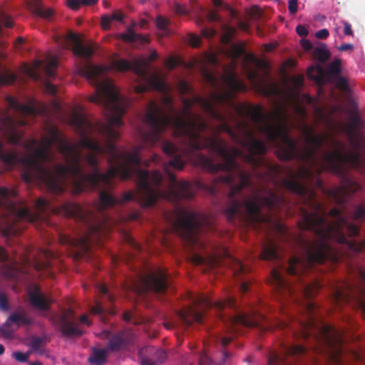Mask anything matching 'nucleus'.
Segmentation results:
<instances>
[{
  "label": "nucleus",
  "instance_id": "obj_1",
  "mask_svg": "<svg viewBox=\"0 0 365 365\" xmlns=\"http://www.w3.org/2000/svg\"><path fill=\"white\" fill-rule=\"evenodd\" d=\"M206 78L212 86L220 88L221 91L212 93L208 98L200 96L192 99L183 98L181 114L173 107V97L168 94H165L162 98L163 107L153 101H150L143 117L148 130L140 133L142 140L145 144L154 145L160 141L162 133L170 126L173 135L180 138L185 146L184 150L180 152L174 143L165 140L162 150L171 158L168 163L162 162L157 154L151 157V161L161 164L168 175L169 192L176 200L191 197L192 194L190 183L178 182L169 167L182 170L185 165L182 154H190L204 148L218 155L223 160L222 163H215L211 158L202 153L197 157V163L210 173L222 172L214 178L210 192L215 195L219 192L220 184L228 185V205L225 210L228 220L233 221L236 217L240 220L247 217L252 222H259L263 218L262 207L269 211L282 210L287 205V200L272 190H269L265 196L257 195L254 200L247 199L242 191L251 185V175L237 158L250 165L260 178L274 181V185L277 184L276 177L283 169L262 157L267 150L265 142L255 138L250 122L251 116L240 113L241 107L255 105L235 103V93L247 90L237 74L227 69L222 77V83L210 73L206 74Z\"/></svg>",
  "mask_w": 365,
  "mask_h": 365
},
{
  "label": "nucleus",
  "instance_id": "obj_2",
  "mask_svg": "<svg viewBox=\"0 0 365 365\" xmlns=\"http://www.w3.org/2000/svg\"><path fill=\"white\" fill-rule=\"evenodd\" d=\"M108 68L86 63L79 70L81 76L95 87V93L88 98L91 103L98 104L106 112L108 123L97 122L92 123L83 113L73 111L70 123L81 137L78 144L67 140L55 126H50L48 136H43L40 142L35 138L26 140L23 146L30 154L21 156L16 151L4 153L3 143L0 140V160L5 166L11 169L18 164L25 166L22 174L26 182L37 181L43 184L53 194L64 192L67 183H71L73 190L81 178L95 182L96 173L87 175L81 165L82 153L78 147L83 136L90 137L97 133L106 139H112L118 135L114 127L123 125L122 116L125 113L127 99L120 95L118 88L108 78H105ZM27 124L26 120H15L8 111H0V135L7 140L8 143L18 145L23 133L18 126ZM83 148H85L83 147Z\"/></svg>",
  "mask_w": 365,
  "mask_h": 365
},
{
  "label": "nucleus",
  "instance_id": "obj_3",
  "mask_svg": "<svg viewBox=\"0 0 365 365\" xmlns=\"http://www.w3.org/2000/svg\"><path fill=\"white\" fill-rule=\"evenodd\" d=\"M118 137V132L115 138L108 139L101 145L100 142L83 136L80 144L91 151L84 156L91 168V173H86V175H97L93 182L81 178L73 192L78 194L87 190H97L96 208L101 212L130 201H138L144 207H152L163 195L160 189L162 174L158 170L150 173L140 168V147H136L133 152L118 150L113 142Z\"/></svg>",
  "mask_w": 365,
  "mask_h": 365
},
{
  "label": "nucleus",
  "instance_id": "obj_4",
  "mask_svg": "<svg viewBox=\"0 0 365 365\" xmlns=\"http://www.w3.org/2000/svg\"><path fill=\"white\" fill-rule=\"evenodd\" d=\"M192 304L187 306L178 312L182 322L187 327L193 322L199 324L203 321L202 309L215 308L220 319L225 322L229 332H237V327H256L262 331L272 328L271 323L262 314L256 310L248 312H237L238 305L235 298L230 294L222 300L213 301L202 294H189Z\"/></svg>",
  "mask_w": 365,
  "mask_h": 365
},
{
  "label": "nucleus",
  "instance_id": "obj_5",
  "mask_svg": "<svg viewBox=\"0 0 365 365\" xmlns=\"http://www.w3.org/2000/svg\"><path fill=\"white\" fill-rule=\"evenodd\" d=\"M16 196V189L0 187V230L6 237L20 234L24 230L23 222L38 221L50 206L46 199L40 197L34 204L36 212H31L26 205L13 201Z\"/></svg>",
  "mask_w": 365,
  "mask_h": 365
},
{
  "label": "nucleus",
  "instance_id": "obj_6",
  "mask_svg": "<svg viewBox=\"0 0 365 365\" xmlns=\"http://www.w3.org/2000/svg\"><path fill=\"white\" fill-rule=\"evenodd\" d=\"M361 155L358 152L344 153L340 150H335L331 153L324 155L325 165L322 166L319 173L324 170L335 175H344V165L351 163L359 166L361 163ZM360 190V185L355 181L343 176L341 185L327 191V194L334 202L342 205L346 202L351 195Z\"/></svg>",
  "mask_w": 365,
  "mask_h": 365
},
{
  "label": "nucleus",
  "instance_id": "obj_7",
  "mask_svg": "<svg viewBox=\"0 0 365 365\" xmlns=\"http://www.w3.org/2000/svg\"><path fill=\"white\" fill-rule=\"evenodd\" d=\"M40 255L44 259H38L34 257L33 260L29 257L22 259V264L16 260H12L10 263L4 264L1 267L2 274L7 279H14L17 277L20 272H24V267L33 266L38 271H43L48 269L51 265L50 259L53 257V253L46 250H41Z\"/></svg>",
  "mask_w": 365,
  "mask_h": 365
},
{
  "label": "nucleus",
  "instance_id": "obj_8",
  "mask_svg": "<svg viewBox=\"0 0 365 365\" xmlns=\"http://www.w3.org/2000/svg\"><path fill=\"white\" fill-rule=\"evenodd\" d=\"M173 225L176 231L186 241L191 244L197 243V234L201 226L197 213L184 209L179 210Z\"/></svg>",
  "mask_w": 365,
  "mask_h": 365
},
{
  "label": "nucleus",
  "instance_id": "obj_9",
  "mask_svg": "<svg viewBox=\"0 0 365 365\" xmlns=\"http://www.w3.org/2000/svg\"><path fill=\"white\" fill-rule=\"evenodd\" d=\"M145 63V62H137L133 66L128 61L119 59L113 61L111 67L120 72L132 69L139 77L145 79L149 86L160 92H165L167 86L162 78L157 74L149 73Z\"/></svg>",
  "mask_w": 365,
  "mask_h": 365
},
{
  "label": "nucleus",
  "instance_id": "obj_10",
  "mask_svg": "<svg viewBox=\"0 0 365 365\" xmlns=\"http://www.w3.org/2000/svg\"><path fill=\"white\" fill-rule=\"evenodd\" d=\"M61 212L66 217H73L82 223L89 233L100 231V226L96 223V215L93 212L77 203L66 202L61 207Z\"/></svg>",
  "mask_w": 365,
  "mask_h": 365
},
{
  "label": "nucleus",
  "instance_id": "obj_11",
  "mask_svg": "<svg viewBox=\"0 0 365 365\" xmlns=\"http://www.w3.org/2000/svg\"><path fill=\"white\" fill-rule=\"evenodd\" d=\"M102 339H108L106 348L110 352L115 353L125 351L133 344L134 334L131 329H123L115 333L105 329L98 334Z\"/></svg>",
  "mask_w": 365,
  "mask_h": 365
},
{
  "label": "nucleus",
  "instance_id": "obj_12",
  "mask_svg": "<svg viewBox=\"0 0 365 365\" xmlns=\"http://www.w3.org/2000/svg\"><path fill=\"white\" fill-rule=\"evenodd\" d=\"M140 287L139 292L153 291L156 293H164L168 289V274L163 269H158L156 272H150L146 276L140 277Z\"/></svg>",
  "mask_w": 365,
  "mask_h": 365
},
{
  "label": "nucleus",
  "instance_id": "obj_13",
  "mask_svg": "<svg viewBox=\"0 0 365 365\" xmlns=\"http://www.w3.org/2000/svg\"><path fill=\"white\" fill-rule=\"evenodd\" d=\"M282 352L283 356H281L277 353H272L268 358V365H277L279 363L287 365V357H294L295 359L304 356L307 353L306 347L297 342H282Z\"/></svg>",
  "mask_w": 365,
  "mask_h": 365
},
{
  "label": "nucleus",
  "instance_id": "obj_14",
  "mask_svg": "<svg viewBox=\"0 0 365 365\" xmlns=\"http://www.w3.org/2000/svg\"><path fill=\"white\" fill-rule=\"evenodd\" d=\"M74 322L75 315L71 309L66 310L60 315L57 324L63 335L71 336L82 334V331L76 327Z\"/></svg>",
  "mask_w": 365,
  "mask_h": 365
},
{
  "label": "nucleus",
  "instance_id": "obj_15",
  "mask_svg": "<svg viewBox=\"0 0 365 365\" xmlns=\"http://www.w3.org/2000/svg\"><path fill=\"white\" fill-rule=\"evenodd\" d=\"M348 113L349 114V121L348 124L342 126V130L349 138L353 139L357 135L358 132L364 127V122L356 106L349 110Z\"/></svg>",
  "mask_w": 365,
  "mask_h": 365
},
{
  "label": "nucleus",
  "instance_id": "obj_16",
  "mask_svg": "<svg viewBox=\"0 0 365 365\" xmlns=\"http://www.w3.org/2000/svg\"><path fill=\"white\" fill-rule=\"evenodd\" d=\"M6 101L10 108L14 109L22 115H36L41 113V110L38 107L36 102L31 101L29 104H21L12 96H7Z\"/></svg>",
  "mask_w": 365,
  "mask_h": 365
},
{
  "label": "nucleus",
  "instance_id": "obj_17",
  "mask_svg": "<svg viewBox=\"0 0 365 365\" xmlns=\"http://www.w3.org/2000/svg\"><path fill=\"white\" fill-rule=\"evenodd\" d=\"M28 297L29 304L34 309L40 311H48L49 309L51 301L43 294L38 287H34L29 290Z\"/></svg>",
  "mask_w": 365,
  "mask_h": 365
},
{
  "label": "nucleus",
  "instance_id": "obj_18",
  "mask_svg": "<svg viewBox=\"0 0 365 365\" xmlns=\"http://www.w3.org/2000/svg\"><path fill=\"white\" fill-rule=\"evenodd\" d=\"M68 37L75 43L73 49L75 55L84 58H91L93 54V48L91 46L84 45L79 37L73 33H70Z\"/></svg>",
  "mask_w": 365,
  "mask_h": 365
},
{
  "label": "nucleus",
  "instance_id": "obj_19",
  "mask_svg": "<svg viewBox=\"0 0 365 365\" xmlns=\"http://www.w3.org/2000/svg\"><path fill=\"white\" fill-rule=\"evenodd\" d=\"M7 320L11 324L20 327L22 325L29 326L33 324L34 319L27 312L21 307L18 312L11 313L7 318Z\"/></svg>",
  "mask_w": 365,
  "mask_h": 365
},
{
  "label": "nucleus",
  "instance_id": "obj_20",
  "mask_svg": "<svg viewBox=\"0 0 365 365\" xmlns=\"http://www.w3.org/2000/svg\"><path fill=\"white\" fill-rule=\"evenodd\" d=\"M108 352L110 351L106 347L103 349L93 347L88 361L91 365H103L107 361Z\"/></svg>",
  "mask_w": 365,
  "mask_h": 365
},
{
  "label": "nucleus",
  "instance_id": "obj_21",
  "mask_svg": "<svg viewBox=\"0 0 365 365\" xmlns=\"http://www.w3.org/2000/svg\"><path fill=\"white\" fill-rule=\"evenodd\" d=\"M346 286L345 290L338 287L333 290V300L336 305L339 306L341 303H349L354 297L351 293V288L349 285Z\"/></svg>",
  "mask_w": 365,
  "mask_h": 365
},
{
  "label": "nucleus",
  "instance_id": "obj_22",
  "mask_svg": "<svg viewBox=\"0 0 365 365\" xmlns=\"http://www.w3.org/2000/svg\"><path fill=\"white\" fill-rule=\"evenodd\" d=\"M246 72L247 78L253 87L258 90H264V78L259 75L258 71L256 68L247 66Z\"/></svg>",
  "mask_w": 365,
  "mask_h": 365
},
{
  "label": "nucleus",
  "instance_id": "obj_23",
  "mask_svg": "<svg viewBox=\"0 0 365 365\" xmlns=\"http://www.w3.org/2000/svg\"><path fill=\"white\" fill-rule=\"evenodd\" d=\"M277 258L278 253L277 246L272 241L269 240L263 245L261 252V259L264 260H274Z\"/></svg>",
  "mask_w": 365,
  "mask_h": 365
},
{
  "label": "nucleus",
  "instance_id": "obj_24",
  "mask_svg": "<svg viewBox=\"0 0 365 365\" xmlns=\"http://www.w3.org/2000/svg\"><path fill=\"white\" fill-rule=\"evenodd\" d=\"M120 38L125 42L128 43L140 41L143 43H145L148 41V38L147 37L136 34L132 28H128L126 32L120 34Z\"/></svg>",
  "mask_w": 365,
  "mask_h": 365
},
{
  "label": "nucleus",
  "instance_id": "obj_25",
  "mask_svg": "<svg viewBox=\"0 0 365 365\" xmlns=\"http://www.w3.org/2000/svg\"><path fill=\"white\" fill-rule=\"evenodd\" d=\"M47 343L46 337L43 336H34L30 341V346L33 351L38 353L40 355H43L46 353L44 349Z\"/></svg>",
  "mask_w": 365,
  "mask_h": 365
},
{
  "label": "nucleus",
  "instance_id": "obj_26",
  "mask_svg": "<svg viewBox=\"0 0 365 365\" xmlns=\"http://www.w3.org/2000/svg\"><path fill=\"white\" fill-rule=\"evenodd\" d=\"M124 15L122 12L116 11L111 15L103 16L101 19V26L105 30H108L110 28L111 24L113 21H123Z\"/></svg>",
  "mask_w": 365,
  "mask_h": 365
},
{
  "label": "nucleus",
  "instance_id": "obj_27",
  "mask_svg": "<svg viewBox=\"0 0 365 365\" xmlns=\"http://www.w3.org/2000/svg\"><path fill=\"white\" fill-rule=\"evenodd\" d=\"M60 240L62 244H68L71 246H77L80 245L83 249H87L88 246V242L90 240V237L88 235H86L83 237H81L78 240L72 239L69 237H60Z\"/></svg>",
  "mask_w": 365,
  "mask_h": 365
},
{
  "label": "nucleus",
  "instance_id": "obj_28",
  "mask_svg": "<svg viewBox=\"0 0 365 365\" xmlns=\"http://www.w3.org/2000/svg\"><path fill=\"white\" fill-rule=\"evenodd\" d=\"M58 66L56 56H51L47 59L46 64L44 66V71L46 76L53 78L56 76V69Z\"/></svg>",
  "mask_w": 365,
  "mask_h": 365
},
{
  "label": "nucleus",
  "instance_id": "obj_29",
  "mask_svg": "<svg viewBox=\"0 0 365 365\" xmlns=\"http://www.w3.org/2000/svg\"><path fill=\"white\" fill-rule=\"evenodd\" d=\"M231 260L232 263V273L235 277H240L241 275L245 274L250 271V269L240 260L235 258H232Z\"/></svg>",
  "mask_w": 365,
  "mask_h": 365
},
{
  "label": "nucleus",
  "instance_id": "obj_30",
  "mask_svg": "<svg viewBox=\"0 0 365 365\" xmlns=\"http://www.w3.org/2000/svg\"><path fill=\"white\" fill-rule=\"evenodd\" d=\"M313 54L319 61L322 63L327 61L330 57V53L327 49L325 44L324 43L314 48Z\"/></svg>",
  "mask_w": 365,
  "mask_h": 365
},
{
  "label": "nucleus",
  "instance_id": "obj_31",
  "mask_svg": "<svg viewBox=\"0 0 365 365\" xmlns=\"http://www.w3.org/2000/svg\"><path fill=\"white\" fill-rule=\"evenodd\" d=\"M222 31L223 32L222 36V42L225 44L230 43L232 41L235 34H236V29L227 24H223L222 25Z\"/></svg>",
  "mask_w": 365,
  "mask_h": 365
},
{
  "label": "nucleus",
  "instance_id": "obj_32",
  "mask_svg": "<svg viewBox=\"0 0 365 365\" xmlns=\"http://www.w3.org/2000/svg\"><path fill=\"white\" fill-rule=\"evenodd\" d=\"M16 80V76L14 73L9 70H1L0 68V85H9L14 83Z\"/></svg>",
  "mask_w": 365,
  "mask_h": 365
},
{
  "label": "nucleus",
  "instance_id": "obj_33",
  "mask_svg": "<svg viewBox=\"0 0 365 365\" xmlns=\"http://www.w3.org/2000/svg\"><path fill=\"white\" fill-rule=\"evenodd\" d=\"M34 12L38 16L45 19H50L53 14V11L50 8H44L38 3L34 6Z\"/></svg>",
  "mask_w": 365,
  "mask_h": 365
},
{
  "label": "nucleus",
  "instance_id": "obj_34",
  "mask_svg": "<svg viewBox=\"0 0 365 365\" xmlns=\"http://www.w3.org/2000/svg\"><path fill=\"white\" fill-rule=\"evenodd\" d=\"M41 65V61H38L36 62V64L34 66H29L28 65H24L23 70L24 72L34 80H38L41 77L40 73H38V68Z\"/></svg>",
  "mask_w": 365,
  "mask_h": 365
},
{
  "label": "nucleus",
  "instance_id": "obj_35",
  "mask_svg": "<svg viewBox=\"0 0 365 365\" xmlns=\"http://www.w3.org/2000/svg\"><path fill=\"white\" fill-rule=\"evenodd\" d=\"M271 279L273 284H291L277 269L271 271Z\"/></svg>",
  "mask_w": 365,
  "mask_h": 365
},
{
  "label": "nucleus",
  "instance_id": "obj_36",
  "mask_svg": "<svg viewBox=\"0 0 365 365\" xmlns=\"http://www.w3.org/2000/svg\"><path fill=\"white\" fill-rule=\"evenodd\" d=\"M98 291L102 300H106L110 303L114 302V297L109 293L108 289L105 284H99L98 286Z\"/></svg>",
  "mask_w": 365,
  "mask_h": 365
},
{
  "label": "nucleus",
  "instance_id": "obj_37",
  "mask_svg": "<svg viewBox=\"0 0 365 365\" xmlns=\"http://www.w3.org/2000/svg\"><path fill=\"white\" fill-rule=\"evenodd\" d=\"M91 312L93 314L99 315L103 322H105L103 315L106 312V309L102 304V301H96L95 305L91 307Z\"/></svg>",
  "mask_w": 365,
  "mask_h": 365
},
{
  "label": "nucleus",
  "instance_id": "obj_38",
  "mask_svg": "<svg viewBox=\"0 0 365 365\" xmlns=\"http://www.w3.org/2000/svg\"><path fill=\"white\" fill-rule=\"evenodd\" d=\"M11 324L6 319V322L0 327V333L6 338H11L14 330L11 329Z\"/></svg>",
  "mask_w": 365,
  "mask_h": 365
},
{
  "label": "nucleus",
  "instance_id": "obj_39",
  "mask_svg": "<svg viewBox=\"0 0 365 365\" xmlns=\"http://www.w3.org/2000/svg\"><path fill=\"white\" fill-rule=\"evenodd\" d=\"M125 241L133 250L134 252H140L142 247L128 234H125Z\"/></svg>",
  "mask_w": 365,
  "mask_h": 365
},
{
  "label": "nucleus",
  "instance_id": "obj_40",
  "mask_svg": "<svg viewBox=\"0 0 365 365\" xmlns=\"http://www.w3.org/2000/svg\"><path fill=\"white\" fill-rule=\"evenodd\" d=\"M148 347H143L138 351V356L140 359L141 365H155L154 360L145 357L143 354L148 351Z\"/></svg>",
  "mask_w": 365,
  "mask_h": 365
},
{
  "label": "nucleus",
  "instance_id": "obj_41",
  "mask_svg": "<svg viewBox=\"0 0 365 365\" xmlns=\"http://www.w3.org/2000/svg\"><path fill=\"white\" fill-rule=\"evenodd\" d=\"M232 53L234 61H237L238 58L245 53V48L240 44H232Z\"/></svg>",
  "mask_w": 365,
  "mask_h": 365
},
{
  "label": "nucleus",
  "instance_id": "obj_42",
  "mask_svg": "<svg viewBox=\"0 0 365 365\" xmlns=\"http://www.w3.org/2000/svg\"><path fill=\"white\" fill-rule=\"evenodd\" d=\"M340 60H335L331 62L328 66V73L331 76H339L340 69Z\"/></svg>",
  "mask_w": 365,
  "mask_h": 365
},
{
  "label": "nucleus",
  "instance_id": "obj_43",
  "mask_svg": "<svg viewBox=\"0 0 365 365\" xmlns=\"http://www.w3.org/2000/svg\"><path fill=\"white\" fill-rule=\"evenodd\" d=\"M31 354V351L28 352H22V351H15L12 354V357L18 362L25 363L29 361V356Z\"/></svg>",
  "mask_w": 365,
  "mask_h": 365
},
{
  "label": "nucleus",
  "instance_id": "obj_44",
  "mask_svg": "<svg viewBox=\"0 0 365 365\" xmlns=\"http://www.w3.org/2000/svg\"><path fill=\"white\" fill-rule=\"evenodd\" d=\"M9 309V298L7 294L0 290V311L8 312Z\"/></svg>",
  "mask_w": 365,
  "mask_h": 365
},
{
  "label": "nucleus",
  "instance_id": "obj_45",
  "mask_svg": "<svg viewBox=\"0 0 365 365\" xmlns=\"http://www.w3.org/2000/svg\"><path fill=\"white\" fill-rule=\"evenodd\" d=\"M365 218V207L363 205L356 206L355 210L352 214V219L354 220H361Z\"/></svg>",
  "mask_w": 365,
  "mask_h": 365
},
{
  "label": "nucleus",
  "instance_id": "obj_46",
  "mask_svg": "<svg viewBox=\"0 0 365 365\" xmlns=\"http://www.w3.org/2000/svg\"><path fill=\"white\" fill-rule=\"evenodd\" d=\"M0 23L1 25L7 28H11L13 26V21L11 16L3 12L0 15Z\"/></svg>",
  "mask_w": 365,
  "mask_h": 365
},
{
  "label": "nucleus",
  "instance_id": "obj_47",
  "mask_svg": "<svg viewBox=\"0 0 365 365\" xmlns=\"http://www.w3.org/2000/svg\"><path fill=\"white\" fill-rule=\"evenodd\" d=\"M154 358L155 364L163 363L167 358V354L164 350L158 349L154 353Z\"/></svg>",
  "mask_w": 365,
  "mask_h": 365
},
{
  "label": "nucleus",
  "instance_id": "obj_48",
  "mask_svg": "<svg viewBox=\"0 0 365 365\" xmlns=\"http://www.w3.org/2000/svg\"><path fill=\"white\" fill-rule=\"evenodd\" d=\"M336 86L340 90L343 91H348L349 90L347 81L344 78L339 76H338L337 78Z\"/></svg>",
  "mask_w": 365,
  "mask_h": 365
},
{
  "label": "nucleus",
  "instance_id": "obj_49",
  "mask_svg": "<svg viewBox=\"0 0 365 365\" xmlns=\"http://www.w3.org/2000/svg\"><path fill=\"white\" fill-rule=\"evenodd\" d=\"M292 82L296 88H300L304 85V76L302 74L294 76Z\"/></svg>",
  "mask_w": 365,
  "mask_h": 365
},
{
  "label": "nucleus",
  "instance_id": "obj_50",
  "mask_svg": "<svg viewBox=\"0 0 365 365\" xmlns=\"http://www.w3.org/2000/svg\"><path fill=\"white\" fill-rule=\"evenodd\" d=\"M168 25V21L162 16H158L156 19V26L158 29L166 31L167 26Z\"/></svg>",
  "mask_w": 365,
  "mask_h": 365
},
{
  "label": "nucleus",
  "instance_id": "obj_51",
  "mask_svg": "<svg viewBox=\"0 0 365 365\" xmlns=\"http://www.w3.org/2000/svg\"><path fill=\"white\" fill-rule=\"evenodd\" d=\"M314 71V68H310L307 70V76L309 78L311 79H313L317 82H319L321 81V74L322 73V68L321 67H318L317 68V73H318V76H315L312 74V72Z\"/></svg>",
  "mask_w": 365,
  "mask_h": 365
},
{
  "label": "nucleus",
  "instance_id": "obj_52",
  "mask_svg": "<svg viewBox=\"0 0 365 365\" xmlns=\"http://www.w3.org/2000/svg\"><path fill=\"white\" fill-rule=\"evenodd\" d=\"M216 33V30L213 28L205 27L201 30V34L207 38H212Z\"/></svg>",
  "mask_w": 365,
  "mask_h": 365
},
{
  "label": "nucleus",
  "instance_id": "obj_53",
  "mask_svg": "<svg viewBox=\"0 0 365 365\" xmlns=\"http://www.w3.org/2000/svg\"><path fill=\"white\" fill-rule=\"evenodd\" d=\"M207 21L210 23L220 21L221 18L215 11H210L207 14Z\"/></svg>",
  "mask_w": 365,
  "mask_h": 365
},
{
  "label": "nucleus",
  "instance_id": "obj_54",
  "mask_svg": "<svg viewBox=\"0 0 365 365\" xmlns=\"http://www.w3.org/2000/svg\"><path fill=\"white\" fill-rule=\"evenodd\" d=\"M288 9L291 14H295L298 11V0H289L288 3Z\"/></svg>",
  "mask_w": 365,
  "mask_h": 365
},
{
  "label": "nucleus",
  "instance_id": "obj_55",
  "mask_svg": "<svg viewBox=\"0 0 365 365\" xmlns=\"http://www.w3.org/2000/svg\"><path fill=\"white\" fill-rule=\"evenodd\" d=\"M232 337L231 336H217L216 341L220 342L222 347H226L232 341Z\"/></svg>",
  "mask_w": 365,
  "mask_h": 365
},
{
  "label": "nucleus",
  "instance_id": "obj_56",
  "mask_svg": "<svg viewBox=\"0 0 365 365\" xmlns=\"http://www.w3.org/2000/svg\"><path fill=\"white\" fill-rule=\"evenodd\" d=\"M45 91L49 94L55 95L57 92V88L56 86L50 82H46L44 85Z\"/></svg>",
  "mask_w": 365,
  "mask_h": 365
},
{
  "label": "nucleus",
  "instance_id": "obj_57",
  "mask_svg": "<svg viewBox=\"0 0 365 365\" xmlns=\"http://www.w3.org/2000/svg\"><path fill=\"white\" fill-rule=\"evenodd\" d=\"M68 6L73 10H78L81 6V0H68Z\"/></svg>",
  "mask_w": 365,
  "mask_h": 365
},
{
  "label": "nucleus",
  "instance_id": "obj_58",
  "mask_svg": "<svg viewBox=\"0 0 365 365\" xmlns=\"http://www.w3.org/2000/svg\"><path fill=\"white\" fill-rule=\"evenodd\" d=\"M359 292L361 297L358 299V302L362 312L365 314V290L359 289Z\"/></svg>",
  "mask_w": 365,
  "mask_h": 365
},
{
  "label": "nucleus",
  "instance_id": "obj_59",
  "mask_svg": "<svg viewBox=\"0 0 365 365\" xmlns=\"http://www.w3.org/2000/svg\"><path fill=\"white\" fill-rule=\"evenodd\" d=\"M251 285V282L250 280H244L241 282L240 285V290L242 293H246L249 291Z\"/></svg>",
  "mask_w": 365,
  "mask_h": 365
},
{
  "label": "nucleus",
  "instance_id": "obj_60",
  "mask_svg": "<svg viewBox=\"0 0 365 365\" xmlns=\"http://www.w3.org/2000/svg\"><path fill=\"white\" fill-rule=\"evenodd\" d=\"M329 31L327 29H323L318 31L315 36L319 39H325L329 36Z\"/></svg>",
  "mask_w": 365,
  "mask_h": 365
},
{
  "label": "nucleus",
  "instance_id": "obj_61",
  "mask_svg": "<svg viewBox=\"0 0 365 365\" xmlns=\"http://www.w3.org/2000/svg\"><path fill=\"white\" fill-rule=\"evenodd\" d=\"M199 365H213L211 359L207 355H202L199 361Z\"/></svg>",
  "mask_w": 365,
  "mask_h": 365
},
{
  "label": "nucleus",
  "instance_id": "obj_62",
  "mask_svg": "<svg viewBox=\"0 0 365 365\" xmlns=\"http://www.w3.org/2000/svg\"><path fill=\"white\" fill-rule=\"evenodd\" d=\"M296 31L299 36H305L308 34L307 29L302 25H298Z\"/></svg>",
  "mask_w": 365,
  "mask_h": 365
},
{
  "label": "nucleus",
  "instance_id": "obj_63",
  "mask_svg": "<svg viewBox=\"0 0 365 365\" xmlns=\"http://www.w3.org/2000/svg\"><path fill=\"white\" fill-rule=\"evenodd\" d=\"M344 34L347 36H353V31L351 24L347 21H344Z\"/></svg>",
  "mask_w": 365,
  "mask_h": 365
},
{
  "label": "nucleus",
  "instance_id": "obj_64",
  "mask_svg": "<svg viewBox=\"0 0 365 365\" xmlns=\"http://www.w3.org/2000/svg\"><path fill=\"white\" fill-rule=\"evenodd\" d=\"M192 46L197 47L200 44V38L197 36L192 35L190 38Z\"/></svg>",
  "mask_w": 365,
  "mask_h": 365
}]
</instances>
